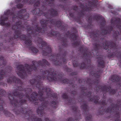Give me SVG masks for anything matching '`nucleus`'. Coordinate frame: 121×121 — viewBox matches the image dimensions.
<instances>
[{
  "label": "nucleus",
  "mask_w": 121,
  "mask_h": 121,
  "mask_svg": "<svg viewBox=\"0 0 121 121\" xmlns=\"http://www.w3.org/2000/svg\"><path fill=\"white\" fill-rule=\"evenodd\" d=\"M25 35H23L22 36H23V37H25Z\"/></svg>",
  "instance_id": "obj_14"
},
{
  "label": "nucleus",
  "mask_w": 121,
  "mask_h": 121,
  "mask_svg": "<svg viewBox=\"0 0 121 121\" xmlns=\"http://www.w3.org/2000/svg\"><path fill=\"white\" fill-rule=\"evenodd\" d=\"M1 20L0 21V24L1 25H5L3 21H1Z\"/></svg>",
  "instance_id": "obj_8"
},
{
  "label": "nucleus",
  "mask_w": 121,
  "mask_h": 121,
  "mask_svg": "<svg viewBox=\"0 0 121 121\" xmlns=\"http://www.w3.org/2000/svg\"><path fill=\"white\" fill-rule=\"evenodd\" d=\"M38 42L39 43V45L40 44L41 45L42 47H43V46L44 45L45 46L46 45V43L45 42H44L41 39H39V40H38Z\"/></svg>",
  "instance_id": "obj_2"
},
{
  "label": "nucleus",
  "mask_w": 121,
  "mask_h": 121,
  "mask_svg": "<svg viewBox=\"0 0 121 121\" xmlns=\"http://www.w3.org/2000/svg\"><path fill=\"white\" fill-rule=\"evenodd\" d=\"M51 76V77L50 78V79H49V78H48V80H49L50 81V80H51V81H52V80H55V79H54L55 78V76H53L52 75H51V76Z\"/></svg>",
  "instance_id": "obj_3"
},
{
  "label": "nucleus",
  "mask_w": 121,
  "mask_h": 121,
  "mask_svg": "<svg viewBox=\"0 0 121 121\" xmlns=\"http://www.w3.org/2000/svg\"><path fill=\"white\" fill-rule=\"evenodd\" d=\"M75 63H73V66H74V67H76V66H77V65H78V64H75Z\"/></svg>",
  "instance_id": "obj_10"
},
{
  "label": "nucleus",
  "mask_w": 121,
  "mask_h": 121,
  "mask_svg": "<svg viewBox=\"0 0 121 121\" xmlns=\"http://www.w3.org/2000/svg\"><path fill=\"white\" fill-rule=\"evenodd\" d=\"M43 62L44 63V65H45V64H47L48 63L47 61L46 60H43Z\"/></svg>",
  "instance_id": "obj_7"
},
{
  "label": "nucleus",
  "mask_w": 121,
  "mask_h": 121,
  "mask_svg": "<svg viewBox=\"0 0 121 121\" xmlns=\"http://www.w3.org/2000/svg\"><path fill=\"white\" fill-rule=\"evenodd\" d=\"M27 43L26 42V43L27 44L29 45L30 44V43H31V41L30 40H27Z\"/></svg>",
  "instance_id": "obj_6"
},
{
  "label": "nucleus",
  "mask_w": 121,
  "mask_h": 121,
  "mask_svg": "<svg viewBox=\"0 0 121 121\" xmlns=\"http://www.w3.org/2000/svg\"><path fill=\"white\" fill-rule=\"evenodd\" d=\"M42 23V24H43V23Z\"/></svg>",
  "instance_id": "obj_15"
},
{
  "label": "nucleus",
  "mask_w": 121,
  "mask_h": 121,
  "mask_svg": "<svg viewBox=\"0 0 121 121\" xmlns=\"http://www.w3.org/2000/svg\"><path fill=\"white\" fill-rule=\"evenodd\" d=\"M32 51L34 53H36L38 52V50L35 48H33L32 49Z\"/></svg>",
  "instance_id": "obj_4"
},
{
  "label": "nucleus",
  "mask_w": 121,
  "mask_h": 121,
  "mask_svg": "<svg viewBox=\"0 0 121 121\" xmlns=\"http://www.w3.org/2000/svg\"><path fill=\"white\" fill-rule=\"evenodd\" d=\"M66 81V80H64V81H63V82L64 83H65V82L64 81Z\"/></svg>",
  "instance_id": "obj_13"
},
{
  "label": "nucleus",
  "mask_w": 121,
  "mask_h": 121,
  "mask_svg": "<svg viewBox=\"0 0 121 121\" xmlns=\"http://www.w3.org/2000/svg\"><path fill=\"white\" fill-rule=\"evenodd\" d=\"M39 27L38 28H37V30H38V31H39L41 32L42 33H43V31H42V30H43V28H41V29L40 30H39Z\"/></svg>",
  "instance_id": "obj_5"
},
{
  "label": "nucleus",
  "mask_w": 121,
  "mask_h": 121,
  "mask_svg": "<svg viewBox=\"0 0 121 121\" xmlns=\"http://www.w3.org/2000/svg\"><path fill=\"white\" fill-rule=\"evenodd\" d=\"M3 106L2 105L0 106V110H1L3 109Z\"/></svg>",
  "instance_id": "obj_9"
},
{
  "label": "nucleus",
  "mask_w": 121,
  "mask_h": 121,
  "mask_svg": "<svg viewBox=\"0 0 121 121\" xmlns=\"http://www.w3.org/2000/svg\"><path fill=\"white\" fill-rule=\"evenodd\" d=\"M24 39L23 38V39Z\"/></svg>",
  "instance_id": "obj_16"
},
{
  "label": "nucleus",
  "mask_w": 121,
  "mask_h": 121,
  "mask_svg": "<svg viewBox=\"0 0 121 121\" xmlns=\"http://www.w3.org/2000/svg\"><path fill=\"white\" fill-rule=\"evenodd\" d=\"M19 71H17V74L20 76H23L24 75H26V73H25V72L24 71H23V70L22 69H20L18 70Z\"/></svg>",
  "instance_id": "obj_1"
},
{
  "label": "nucleus",
  "mask_w": 121,
  "mask_h": 121,
  "mask_svg": "<svg viewBox=\"0 0 121 121\" xmlns=\"http://www.w3.org/2000/svg\"><path fill=\"white\" fill-rule=\"evenodd\" d=\"M48 50H49V52H50V50H51V49L50 48H48Z\"/></svg>",
  "instance_id": "obj_12"
},
{
  "label": "nucleus",
  "mask_w": 121,
  "mask_h": 121,
  "mask_svg": "<svg viewBox=\"0 0 121 121\" xmlns=\"http://www.w3.org/2000/svg\"><path fill=\"white\" fill-rule=\"evenodd\" d=\"M49 1L48 3H53L52 0H49Z\"/></svg>",
  "instance_id": "obj_11"
}]
</instances>
